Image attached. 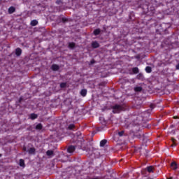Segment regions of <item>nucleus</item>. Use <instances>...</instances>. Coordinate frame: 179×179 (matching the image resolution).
Segmentation results:
<instances>
[{"mask_svg":"<svg viewBox=\"0 0 179 179\" xmlns=\"http://www.w3.org/2000/svg\"><path fill=\"white\" fill-rule=\"evenodd\" d=\"M30 118H31V120H36V118H37V115L32 113L30 115Z\"/></svg>","mask_w":179,"mask_h":179,"instance_id":"obj_21","label":"nucleus"},{"mask_svg":"<svg viewBox=\"0 0 179 179\" xmlns=\"http://www.w3.org/2000/svg\"><path fill=\"white\" fill-rule=\"evenodd\" d=\"M76 149V148L73 145H70L67 148V152L68 153H73L75 152V150Z\"/></svg>","mask_w":179,"mask_h":179,"instance_id":"obj_2","label":"nucleus"},{"mask_svg":"<svg viewBox=\"0 0 179 179\" xmlns=\"http://www.w3.org/2000/svg\"><path fill=\"white\" fill-rule=\"evenodd\" d=\"M145 72H147V73H152V67H150V66L145 67Z\"/></svg>","mask_w":179,"mask_h":179,"instance_id":"obj_14","label":"nucleus"},{"mask_svg":"<svg viewBox=\"0 0 179 179\" xmlns=\"http://www.w3.org/2000/svg\"><path fill=\"white\" fill-rule=\"evenodd\" d=\"M171 167L173 169V170H177V163L176 162H173L171 164Z\"/></svg>","mask_w":179,"mask_h":179,"instance_id":"obj_10","label":"nucleus"},{"mask_svg":"<svg viewBox=\"0 0 179 179\" xmlns=\"http://www.w3.org/2000/svg\"><path fill=\"white\" fill-rule=\"evenodd\" d=\"M94 62H95L94 60H91V61H90L91 65H93V64H94Z\"/></svg>","mask_w":179,"mask_h":179,"instance_id":"obj_31","label":"nucleus"},{"mask_svg":"<svg viewBox=\"0 0 179 179\" xmlns=\"http://www.w3.org/2000/svg\"><path fill=\"white\" fill-rule=\"evenodd\" d=\"M75 45H76V44L73 42L69 43V48H75Z\"/></svg>","mask_w":179,"mask_h":179,"instance_id":"obj_16","label":"nucleus"},{"mask_svg":"<svg viewBox=\"0 0 179 179\" xmlns=\"http://www.w3.org/2000/svg\"><path fill=\"white\" fill-rule=\"evenodd\" d=\"M80 94L83 96V97H85V96L87 94V90L83 89L80 91Z\"/></svg>","mask_w":179,"mask_h":179,"instance_id":"obj_8","label":"nucleus"},{"mask_svg":"<svg viewBox=\"0 0 179 179\" xmlns=\"http://www.w3.org/2000/svg\"><path fill=\"white\" fill-rule=\"evenodd\" d=\"M124 131H121L118 132L119 136H124Z\"/></svg>","mask_w":179,"mask_h":179,"instance_id":"obj_25","label":"nucleus"},{"mask_svg":"<svg viewBox=\"0 0 179 179\" xmlns=\"http://www.w3.org/2000/svg\"><path fill=\"white\" fill-rule=\"evenodd\" d=\"M106 143H107V140L103 139V140L101 141V142H100V146H101V148H103V146H106Z\"/></svg>","mask_w":179,"mask_h":179,"instance_id":"obj_9","label":"nucleus"},{"mask_svg":"<svg viewBox=\"0 0 179 179\" xmlns=\"http://www.w3.org/2000/svg\"><path fill=\"white\" fill-rule=\"evenodd\" d=\"M15 55H17V57H20V55H22V49L20 48H17L15 50Z\"/></svg>","mask_w":179,"mask_h":179,"instance_id":"obj_7","label":"nucleus"},{"mask_svg":"<svg viewBox=\"0 0 179 179\" xmlns=\"http://www.w3.org/2000/svg\"><path fill=\"white\" fill-rule=\"evenodd\" d=\"M171 141H172V142H173L174 146H177V144H176V138H171Z\"/></svg>","mask_w":179,"mask_h":179,"instance_id":"obj_27","label":"nucleus"},{"mask_svg":"<svg viewBox=\"0 0 179 179\" xmlns=\"http://www.w3.org/2000/svg\"><path fill=\"white\" fill-rule=\"evenodd\" d=\"M38 24V21H37L36 20H33L31 22V26H37Z\"/></svg>","mask_w":179,"mask_h":179,"instance_id":"obj_12","label":"nucleus"},{"mask_svg":"<svg viewBox=\"0 0 179 179\" xmlns=\"http://www.w3.org/2000/svg\"><path fill=\"white\" fill-rule=\"evenodd\" d=\"M16 11V8L13 6H10L8 8V13L9 15H12V13H15V12Z\"/></svg>","mask_w":179,"mask_h":179,"instance_id":"obj_3","label":"nucleus"},{"mask_svg":"<svg viewBox=\"0 0 179 179\" xmlns=\"http://www.w3.org/2000/svg\"><path fill=\"white\" fill-rule=\"evenodd\" d=\"M20 167H24V159H20Z\"/></svg>","mask_w":179,"mask_h":179,"instance_id":"obj_18","label":"nucleus"},{"mask_svg":"<svg viewBox=\"0 0 179 179\" xmlns=\"http://www.w3.org/2000/svg\"><path fill=\"white\" fill-rule=\"evenodd\" d=\"M56 3L57 5H64V2H62V0H57V1H56Z\"/></svg>","mask_w":179,"mask_h":179,"instance_id":"obj_24","label":"nucleus"},{"mask_svg":"<svg viewBox=\"0 0 179 179\" xmlns=\"http://www.w3.org/2000/svg\"><path fill=\"white\" fill-rule=\"evenodd\" d=\"M155 107H156V105L152 103L150 104V108H152V110H153V108H155Z\"/></svg>","mask_w":179,"mask_h":179,"instance_id":"obj_28","label":"nucleus"},{"mask_svg":"<svg viewBox=\"0 0 179 179\" xmlns=\"http://www.w3.org/2000/svg\"><path fill=\"white\" fill-rule=\"evenodd\" d=\"M51 69L52 71H59V66L58 64H52L51 66Z\"/></svg>","mask_w":179,"mask_h":179,"instance_id":"obj_6","label":"nucleus"},{"mask_svg":"<svg viewBox=\"0 0 179 179\" xmlns=\"http://www.w3.org/2000/svg\"><path fill=\"white\" fill-rule=\"evenodd\" d=\"M101 33V30L100 29H96L94 31V36H99Z\"/></svg>","mask_w":179,"mask_h":179,"instance_id":"obj_11","label":"nucleus"},{"mask_svg":"<svg viewBox=\"0 0 179 179\" xmlns=\"http://www.w3.org/2000/svg\"><path fill=\"white\" fill-rule=\"evenodd\" d=\"M23 149H24V150L26 152V147H24Z\"/></svg>","mask_w":179,"mask_h":179,"instance_id":"obj_34","label":"nucleus"},{"mask_svg":"<svg viewBox=\"0 0 179 179\" xmlns=\"http://www.w3.org/2000/svg\"><path fill=\"white\" fill-rule=\"evenodd\" d=\"M60 87H61L62 89H64V87H66V83H62L60 84Z\"/></svg>","mask_w":179,"mask_h":179,"instance_id":"obj_23","label":"nucleus"},{"mask_svg":"<svg viewBox=\"0 0 179 179\" xmlns=\"http://www.w3.org/2000/svg\"><path fill=\"white\" fill-rule=\"evenodd\" d=\"M176 69H177V70L179 69V64H178L176 66Z\"/></svg>","mask_w":179,"mask_h":179,"instance_id":"obj_32","label":"nucleus"},{"mask_svg":"<svg viewBox=\"0 0 179 179\" xmlns=\"http://www.w3.org/2000/svg\"><path fill=\"white\" fill-rule=\"evenodd\" d=\"M92 46L93 48H99L100 47V44H99V42L97 41H94L92 43Z\"/></svg>","mask_w":179,"mask_h":179,"instance_id":"obj_5","label":"nucleus"},{"mask_svg":"<svg viewBox=\"0 0 179 179\" xmlns=\"http://www.w3.org/2000/svg\"><path fill=\"white\" fill-rule=\"evenodd\" d=\"M166 179H173V178H172V177H171V178H167Z\"/></svg>","mask_w":179,"mask_h":179,"instance_id":"obj_35","label":"nucleus"},{"mask_svg":"<svg viewBox=\"0 0 179 179\" xmlns=\"http://www.w3.org/2000/svg\"><path fill=\"white\" fill-rule=\"evenodd\" d=\"M36 129H43V124H41V123H39L36 126Z\"/></svg>","mask_w":179,"mask_h":179,"instance_id":"obj_19","label":"nucleus"},{"mask_svg":"<svg viewBox=\"0 0 179 179\" xmlns=\"http://www.w3.org/2000/svg\"><path fill=\"white\" fill-rule=\"evenodd\" d=\"M148 173H153V166H148L145 169Z\"/></svg>","mask_w":179,"mask_h":179,"instance_id":"obj_13","label":"nucleus"},{"mask_svg":"<svg viewBox=\"0 0 179 179\" xmlns=\"http://www.w3.org/2000/svg\"><path fill=\"white\" fill-rule=\"evenodd\" d=\"M137 78H138V79H143V74L139 73V74L137 76Z\"/></svg>","mask_w":179,"mask_h":179,"instance_id":"obj_26","label":"nucleus"},{"mask_svg":"<svg viewBox=\"0 0 179 179\" xmlns=\"http://www.w3.org/2000/svg\"><path fill=\"white\" fill-rule=\"evenodd\" d=\"M22 100H23V98L20 97V99H19V102L20 103L22 101Z\"/></svg>","mask_w":179,"mask_h":179,"instance_id":"obj_33","label":"nucleus"},{"mask_svg":"<svg viewBox=\"0 0 179 179\" xmlns=\"http://www.w3.org/2000/svg\"><path fill=\"white\" fill-rule=\"evenodd\" d=\"M112 110L113 114H118L121 113V111H124L125 110V108H124V106L122 105L115 104L112 106Z\"/></svg>","mask_w":179,"mask_h":179,"instance_id":"obj_1","label":"nucleus"},{"mask_svg":"<svg viewBox=\"0 0 179 179\" xmlns=\"http://www.w3.org/2000/svg\"><path fill=\"white\" fill-rule=\"evenodd\" d=\"M171 146H174V145H172Z\"/></svg>","mask_w":179,"mask_h":179,"instance_id":"obj_36","label":"nucleus"},{"mask_svg":"<svg viewBox=\"0 0 179 179\" xmlns=\"http://www.w3.org/2000/svg\"><path fill=\"white\" fill-rule=\"evenodd\" d=\"M62 20L63 23H65V22H67L68 20L66 18H65V17H63L62 19Z\"/></svg>","mask_w":179,"mask_h":179,"instance_id":"obj_29","label":"nucleus"},{"mask_svg":"<svg viewBox=\"0 0 179 179\" xmlns=\"http://www.w3.org/2000/svg\"><path fill=\"white\" fill-rule=\"evenodd\" d=\"M73 128H75V124H71L68 127V129H70V130L73 129Z\"/></svg>","mask_w":179,"mask_h":179,"instance_id":"obj_22","label":"nucleus"},{"mask_svg":"<svg viewBox=\"0 0 179 179\" xmlns=\"http://www.w3.org/2000/svg\"><path fill=\"white\" fill-rule=\"evenodd\" d=\"M47 156H54V151L52 150H48L46 152Z\"/></svg>","mask_w":179,"mask_h":179,"instance_id":"obj_15","label":"nucleus"},{"mask_svg":"<svg viewBox=\"0 0 179 179\" xmlns=\"http://www.w3.org/2000/svg\"><path fill=\"white\" fill-rule=\"evenodd\" d=\"M134 91L136 92H142V87H135Z\"/></svg>","mask_w":179,"mask_h":179,"instance_id":"obj_20","label":"nucleus"},{"mask_svg":"<svg viewBox=\"0 0 179 179\" xmlns=\"http://www.w3.org/2000/svg\"><path fill=\"white\" fill-rule=\"evenodd\" d=\"M103 128H106V125H103V127H98V131H101Z\"/></svg>","mask_w":179,"mask_h":179,"instance_id":"obj_30","label":"nucleus"},{"mask_svg":"<svg viewBox=\"0 0 179 179\" xmlns=\"http://www.w3.org/2000/svg\"><path fill=\"white\" fill-rule=\"evenodd\" d=\"M29 155H36V148H31L28 150Z\"/></svg>","mask_w":179,"mask_h":179,"instance_id":"obj_4","label":"nucleus"},{"mask_svg":"<svg viewBox=\"0 0 179 179\" xmlns=\"http://www.w3.org/2000/svg\"><path fill=\"white\" fill-rule=\"evenodd\" d=\"M132 72L134 73H139V69L138 67H134L132 69Z\"/></svg>","mask_w":179,"mask_h":179,"instance_id":"obj_17","label":"nucleus"}]
</instances>
